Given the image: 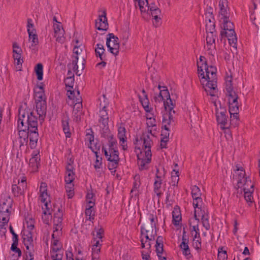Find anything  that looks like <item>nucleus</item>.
<instances>
[{
    "label": "nucleus",
    "instance_id": "nucleus-1",
    "mask_svg": "<svg viewBox=\"0 0 260 260\" xmlns=\"http://www.w3.org/2000/svg\"><path fill=\"white\" fill-rule=\"evenodd\" d=\"M198 72L200 82L208 95L215 96L217 94L216 68L213 66H208L205 57H200L198 61Z\"/></svg>",
    "mask_w": 260,
    "mask_h": 260
},
{
    "label": "nucleus",
    "instance_id": "nucleus-2",
    "mask_svg": "<svg viewBox=\"0 0 260 260\" xmlns=\"http://www.w3.org/2000/svg\"><path fill=\"white\" fill-rule=\"evenodd\" d=\"M218 7V18L223 28L220 35L222 37L227 38L229 44L236 48L237 39L234 24L230 20L231 13L228 0H219Z\"/></svg>",
    "mask_w": 260,
    "mask_h": 260
},
{
    "label": "nucleus",
    "instance_id": "nucleus-3",
    "mask_svg": "<svg viewBox=\"0 0 260 260\" xmlns=\"http://www.w3.org/2000/svg\"><path fill=\"white\" fill-rule=\"evenodd\" d=\"M135 144L136 149L140 151V154H137L139 169H146L151 159V147L153 144L152 140L150 139L148 135L144 134L139 139L137 138Z\"/></svg>",
    "mask_w": 260,
    "mask_h": 260
},
{
    "label": "nucleus",
    "instance_id": "nucleus-4",
    "mask_svg": "<svg viewBox=\"0 0 260 260\" xmlns=\"http://www.w3.org/2000/svg\"><path fill=\"white\" fill-rule=\"evenodd\" d=\"M237 172V187L242 188L244 193V198L247 202L252 203L253 198L252 193L254 191V184L249 177H245V173L242 167L238 168L236 170Z\"/></svg>",
    "mask_w": 260,
    "mask_h": 260
},
{
    "label": "nucleus",
    "instance_id": "nucleus-5",
    "mask_svg": "<svg viewBox=\"0 0 260 260\" xmlns=\"http://www.w3.org/2000/svg\"><path fill=\"white\" fill-rule=\"evenodd\" d=\"M149 219L151 221V225L148 224H144L141 227V240L143 247H146L149 248L151 244L155 240L156 232L153 231V227L155 226V220L156 219V216L153 214L149 215Z\"/></svg>",
    "mask_w": 260,
    "mask_h": 260
},
{
    "label": "nucleus",
    "instance_id": "nucleus-6",
    "mask_svg": "<svg viewBox=\"0 0 260 260\" xmlns=\"http://www.w3.org/2000/svg\"><path fill=\"white\" fill-rule=\"evenodd\" d=\"M17 123L18 128L25 127L27 130H38L37 118L34 115L32 112L19 111Z\"/></svg>",
    "mask_w": 260,
    "mask_h": 260
},
{
    "label": "nucleus",
    "instance_id": "nucleus-7",
    "mask_svg": "<svg viewBox=\"0 0 260 260\" xmlns=\"http://www.w3.org/2000/svg\"><path fill=\"white\" fill-rule=\"evenodd\" d=\"M110 138L109 140L108 144V148L103 147V151L104 152V154L109 161H112L113 167H115L117 165V161L119 160V152L117 149V141L114 139L113 135H110V133L107 137L105 138Z\"/></svg>",
    "mask_w": 260,
    "mask_h": 260
},
{
    "label": "nucleus",
    "instance_id": "nucleus-8",
    "mask_svg": "<svg viewBox=\"0 0 260 260\" xmlns=\"http://www.w3.org/2000/svg\"><path fill=\"white\" fill-rule=\"evenodd\" d=\"M229 112L231 115V122L235 126L239 124V107L238 101V96L236 92L227 93Z\"/></svg>",
    "mask_w": 260,
    "mask_h": 260
},
{
    "label": "nucleus",
    "instance_id": "nucleus-9",
    "mask_svg": "<svg viewBox=\"0 0 260 260\" xmlns=\"http://www.w3.org/2000/svg\"><path fill=\"white\" fill-rule=\"evenodd\" d=\"M158 88L159 90V93L154 96L155 102H164V105L165 110H171L174 109L175 103L170 98L169 92L166 86H161L158 85Z\"/></svg>",
    "mask_w": 260,
    "mask_h": 260
},
{
    "label": "nucleus",
    "instance_id": "nucleus-10",
    "mask_svg": "<svg viewBox=\"0 0 260 260\" xmlns=\"http://www.w3.org/2000/svg\"><path fill=\"white\" fill-rule=\"evenodd\" d=\"M62 236V232L59 236H53L52 234L51 257L52 260H62L63 255V250L60 238Z\"/></svg>",
    "mask_w": 260,
    "mask_h": 260
},
{
    "label": "nucleus",
    "instance_id": "nucleus-11",
    "mask_svg": "<svg viewBox=\"0 0 260 260\" xmlns=\"http://www.w3.org/2000/svg\"><path fill=\"white\" fill-rule=\"evenodd\" d=\"M54 216L53 218V236H59L62 232V221L63 210L61 206L54 207Z\"/></svg>",
    "mask_w": 260,
    "mask_h": 260
},
{
    "label": "nucleus",
    "instance_id": "nucleus-12",
    "mask_svg": "<svg viewBox=\"0 0 260 260\" xmlns=\"http://www.w3.org/2000/svg\"><path fill=\"white\" fill-rule=\"evenodd\" d=\"M75 44L74 45V47L73 48V53L75 54L76 56H75L74 59H73V70H74V72H76L77 75L80 76L82 73V71L83 70L84 68V63L83 62L84 61V60H83L80 66L79 67L78 65L77 64V62L78 60V55L82 53L84 46L81 44H79V42L77 40L75 41Z\"/></svg>",
    "mask_w": 260,
    "mask_h": 260
},
{
    "label": "nucleus",
    "instance_id": "nucleus-13",
    "mask_svg": "<svg viewBox=\"0 0 260 260\" xmlns=\"http://www.w3.org/2000/svg\"><path fill=\"white\" fill-rule=\"evenodd\" d=\"M106 45L111 53L115 56L118 55L120 47L118 37L112 33L109 34L107 37Z\"/></svg>",
    "mask_w": 260,
    "mask_h": 260
},
{
    "label": "nucleus",
    "instance_id": "nucleus-14",
    "mask_svg": "<svg viewBox=\"0 0 260 260\" xmlns=\"http://www.w3.org/2000/svg\"><path fill=\"white\" fill-rule=\"evenodd\" d=\"M201 216L203 226L206 230H209L210 225L209 221V213L207 208L204 206L201 208L196 209L194 211V217L198 218L197 216Z\"/></svg>",
    "mask_w": 260,
    "mask_h": 260
},
{
    "label": "nucleus",
    "instance_id": "nucleus-15",
    "mask_svg": "<svg viewBox=\"0 0 260 260\" xmlns=\"http://www.w3.org/2000/svg\"><path fill=\"white\" fill-rule=\"evenodd\" d=\"M14 184L12 186V192L15 196H18L23 194L26 189V178L22 176L21 179H16L13 181Z\"/></svg>",
    "mask_w": 260,
    "mask_h": 260
},
{
    "label": "nucleus",
    "instance_id": "nucleus-16",
    "mask_svg": "<svg viewBox=\"0 0 260 260\" xmlns=\"http://www.w3.org/2000/svg\"><path fill=\"white\" fill-rule=\"evenodd\" d=\"M145 10V11H142L141 10H140L141 13V14L143 15V17H145V15L149 14L152 16L153 19L155 20V23H157L160 20V18L159 16L161 14V11L155 5H150L148 6V1L147 0V6Z\"/></svg>",
    "mask_w": 260,
    "mask_h": 260
},
{
    "label": "nucleus",
    "instance_id": "nucleus-17",
    "mask_svg": "<svg viewBox=\"0 0 260 260\" xmlns=\"http://www.w3.org/2000/svg\"><path fill=\"white\" fill-rule=\"evenodd\" d=\"M166 113H164L162 119V127L166 130H171L174 125V115L175 111L174 109L171 110H165Z\"/></svg>",
    "mask_w": 260,
    "mask_h": 260
},
{
    "label": "nucleus",
    "instance_id": "nucleus-18",
    "mask_svg": "<svg viewBox=\"0 0 260 260\" xmlns=\"http://www.w3.org/2000/svg\"><path fill=\"white\" fill-rule=\"evenodd\" d=\"M39 200L43 204L44 207L50 206V196L47 192V185L45 182H41L40 187Z\"/></svg>",
    "mask_w": 260,
    "mask_h": 260
},
{
    "label": "nucleus",
    "instance_id": "nucleus-19",
    "mask_svg": "<svg viewBox=\"0 0 260 260\" xmlns=\"http://www.w3.org/2000/svg\"><path fill=\"white\" fill-rule=\"evenodd\" d=\"M74 159L70 158L68 159L66 167L65 182H74L75 174L74 172Z\"/></svg>",
    "mask_w": 260,
    "mask_h": 260
},
{
    "label": "nucleus",
    "instance_id": "nucleus-20",
    "mask_svg": "<svg viewBox=\"0 0 260 260\" xmlns=\"http://www.w3.org/2000/svg\"><path fill=\"white\" fill-rule=\"evenodd\" d=\"M54 37L56 38V41L59 43H63L64 38V30L63 28L62 24L56 21V23H54L53 25Z\"/></svg>",
    "mask_w": 260,
    "mask_h": 260
},
{
    "label": "nucleus",
    "instance_id": "nucleus-21",
    "mask_svg": "<svg viewBox=\"0 0 260 260\" xmlns=\"http://www.w3.org/2000/svg\"><path fill=\"white\" fill-rule=\"evenodd\" d=\"M164 177V175L159 174L158 170H157L153 184V191L158 198L162 194L161 186Z\"/></svg>",
    "mask_w": 260,
    "mask_h": 260
},
{
    "label": "nucleus",
    "instance_id": "nucleus-22",
    "mask_svg": "<svg viewBox=\"0 0 260 260\" xmlns=\"http://www.w3.org/2000/svg\"><path fill=\"white\" fill-rule=\"evenodd\" d=\"M34 231L23 230L22 231V238L23 242L27 250H31L33 248V238Z\"/></svg>",
    "mask_w": 260,
    "mask_h": 260
},
{
    "label": "nucleus",
    "instance_id": "nucleus-23",
    "mask_svg": "<svg viewBox=\"0 0 260 260\" xmlns=\"http://www.w3.org/2000/svg\"><path fill=\"white\" fill-rule=\"evenodd\" d=\"M95 27L99 30H107L108 28V23L106 17V11L101 12L98 19L95 21Z\"/></svg>",
    "mask_w": 260,
    "mask_h": 260
},
{
    "label": "nucleus",
    "instance_id": "nucleus-24",
    "mask_svg": "<svg viewBox=\"0 0 260 260\" xmlns=\"http://www.w3.org/2000/svg\"><path fill=\"white\" fill-rule=\"evenodd\" d=\"M225 113V110L223 109H221L220 110H217L216 113L217 121L220 128L223 130L229 128Z\"/></svg>",
    "mask_w": 260,
    "mask_h": 260
},
{
    "label": "nucleus",
    "instance_id": "nucleus-25",
    "mask_svg": "<svg viewBox=\"0 0 260 260\" xmlns=\"http://www.w3.org/2000/svg\"><path fill=\"white\" fill-rule=\"evenodd\" d=\"M109 117L108 116H100L99 119V126L100 127V133L103 137L108 136L110 133V129L108 126Z\"/></svg>",
    "mask_w": 260,
    "mask_h": 260
},
{
    "label": "nucleus",
    "instance_id": "nucleus-26",
    "mask_svg": "<svg viewBox=\"0 0 260 260\" xmlns=\"http://www.w3.org/2000/svg\"><path fill=\"white\" fill-rule=\"evenodd\" d=\"M212 11L213 10L209 8L205 13L206 31L215 30V22Z\"/></svg>",
    "mask_w": 260,
    "mask_h": 260
},
{
    "label": "nucleus",
    "instance_id": "nucleus-27",
    "mask_svg": "<svg viewBox=\"0 0 260 260\" xmlns=\"http://www.w3.org/2000/svg\"><path fill=\"white\" fill-rule=\"evenodd\" d=\"M40 156L39 152L37 151H34L32 152L29 162V168L31 172H36L38 171L40 161Z\"/></svg>",
    "mask_w": 260,
    "mask_h": 260
},
{
    "label": "nucleus",
    "instance_id": "nucleus-28",
    "mask_svg": "<svg viewBox=\"0 0 260 260\" xmlns=\"http://www.w3.org/2000/svg\"><path fill=\"white\" fill-rule=\"evenodd\" d=\"M146 124L147 131L144 133L141 137L144 134L148 135L149 137L152 140V137L155 135V131H156V121L155 118H148L146 119Z\"/></svg>",
    "mask_w": 260,
    "mask_h": 260
},
{
    "label": "nucleus",
    "instance_id": "nucleus-29",
    "mask_svg": "<svg viewBox=\"0 0 260 260\" xmlns=\"http://www.w3.org/2000/svg\"><path fill=\"white\" fill-rule=\"evenodd\" d=\"M185 232H184L182 235V242L180 244V249L182 250V254L187 259H190L192 255L188 246V240L186 238Z\"/></svg>",
    "mask_w": 260,
    "mask_h": 260
},
{
    "label": "nucleus",
    "instance_id": "nucleus-30",
    "mask_svg": "<svg viewBox=\"0 0 260 260\" xmlns=\"http://www.w3.org/2000/svg\"><path fill=\"white\" fill-rule=\"evenodd\" d=\"M13 200L7 194H3L0 199V208L13 210Z\"/></svg>",
    "mask_w": 260,
    "mask_h": 260
},
{
    "label": "nucleus",
    "instance_id": "nucleus-31",
    "mask_svg": "<svg viewBox=\"0 0 260 260\" xmlns=\"http://www.w3.org/2000/svg\"><path fill=\"white\" fill-rule=\"evenodd\" d=\"M156 251L157 255L160 260H167L166 254L164 253L163 249V238L158 236L156 241Z\"/></svg>",
    "mask_w": 260,
    "mask_h": 260
},
{
    "label": "nucleus",
    "instance_id": "nucleus-32",
    "mask_svg": "<svg viewBox=\"0 0 260 260\" xmlns=\"http://www.w3.org/2000/svg\"><path fill=\"white\" fill-rule=\"evenodd\" d=\"M172 222L173 224L177 228L179 229L181 227L182 216L180 210L178 206L174 208L172 212Z\"/></svg>",
    "mask_w": 260,
    "mask_h": 260
},
{
    "label": "nucleus",
    "instance_id": "nucleus-33",
    "mask_svg": "<svg viewBox=\"0 0 260 260\" xmlns=\"http://www.w3.org/2000/svg\"><path fill=\"white\" fill-rule=\"evenodd\" d=\"M28 41L30 44L29 48L32 50H36L39 45V39L36 31L28 30Z\"/></svg>",
    "mask_w": 260,
    "mask_h": 260
},
{
    "label": "nucleus",
    "instance_id": "nucleus-34",
    "mask_svg": "<svg viewBox=\"0 0 260 260\" xmlns=\"http://www.w3.org/2000/svg\"><path fill=\"white\" fill-rule=\"evenodd\" d=\"M12 211V210H5L0 208V228L3 229L4 226L7 224Z\"/></svg>",
    "mask_w": 260,
    "mask_h": 260
},
{
    "label": "nucleus",
    "instance_id": "nucleus-35",
    "mask_svg": "<svg viewBox=\"0 0 260 260\" xmlns=\"http://www.w3.org/2000/svg\"><path fill=\"white\" fill-rule=\"evenodd\" d=\"M199 223V218H192L190 220V231L192 237L196 238L200 236Z\"/></svg>",
    "mask_w": 260,
    "mask_h": 260
},
{
    "label": "nucleus",
    "instance_id": "nucleus-36",
    "mask_svg": "<svg viewBox=\"0 0 260 260\" xmlns=\"http://www.w3.org/2000/svg\"><path fill=\"white\" fill-rule=\"evenodd\" d=\"M28 137H29V145L31 148H35L37 146V144L39 139V134L38 133V130H28Z\"/></svg>",
    "mask_w": 260,
    "mask_h": 260
},
{
    "label": "nucleus",
    "instance_id": "nucleus-37",
    "mask_svg": "<svg viewBox=\"0 0 260 260\" xmlns=\"http://www.w3.org/2000/svg\"><path fill=\"white\" fill-rule=\"evenodd\" d=\"M214 31H206V43L209 49L215 48V41L216 36Z\"/></svg>",
    "mask_w": 260,
    "mask_h": 260
},
{
    "label": "nucleus",
    "instance_id": "nucleus-38",
    "mask_svg": "<svg viewBox=\"0 0 260 260\" xmlns=\"http://www.w3.org/2000/svg\"><path fill=\"white\" fill-rule=\"evenodd\" d=\"M67 95L69 98L68 103L72 106L76 102L78 96H80L79 90H74L73 89H67Z\"/></svg>",
    "mask_w": 260,
    "mask_h": 260
},
{
    "label": "nucleus",
    "instance_id": "nucleus-39",
    "mask_svg": "<svg viewBox=\"0 0 260 260\" xmlns=\"http://www.w3.org/2000/svg\"><path fill=\"white\" fill-rule=\"evenodd\" d=\"M34 92L36 101H46V96L43 86H37L34 89Z\"/></svg>",
    "mask_w": 260,
    "mask_h": 260
},
{
    "label": "nucleus",
    "instance_id": "nucleus-40",
    "mask_svg": "<svg viewBox=\"0 0 260 260\" xmlns=\"http://www.w3.org/2000/svg\"><path fill=\"white\" fill-rule=\"evenodd\" d=\"M35 222V221L34 218L30 215H27L25 217L23 230H27V231H34Z\"/></svg>",
    "mask_w": 260,
    "mask_h": 260
},
{
    "label": "nucleus",
    "instance_id": "nucleus-41",
    "mask_svg": "<svg viewBox=\"0 0 260 260\" xmlns=\"http://www.w3.org/2000/svg\"><path fill=\"white\" fill-rule=\"evenodd\" d=\"M75 101L76 102L72 106H73V113H74L75 115H77L76 117V118L78 119L79 113L82 109V101L81 96H78L77 97V99Z\"/></svg>",
    "mask_w": 260,
    "mask_h": 260
},
{
    "label": "nucleus",
    "instance_id": "nucleus-42",
    "mask_svg": "<svg viewBox=\"0 0 260 260\" xmlns=\"http://www.w3.org/2000/svg\"><path fill=\"white\" fill-rule=\"evenodd\" d=\"M94 138L93 133L92 131V130L90 129L87 130L85 138V141L89 142V144H88L89 148H90L92 150L93 152L97 154V152L94 151V149L92 146V145L94 144Z\"/></svg>",
    "mask_w": 260,
    "mask_h": 260
},
{
    "label": "nucleus",
    "instance_id": "nucleus-43",
    "mask_svg": "<svg viewBox=\"0 0 260 260\" xmlns=\"http://www.w3.org/2000/svg\"><path fill=\"white\" fill-rule=\"evenodd\" d=\"M105 50L104 46L101 44H97L95 48V52L96 57H99L101 60H106Z\"/></svg>",
    "mask_w": 260,
    "mask_h": 260
},
{
    "label": "nucleus",
    "instance_id": "nucleus-44",
    "mask_svg": "<svg viewBox=\"0 0 260 260\" xmlns=\"http://www.w3.org/2000/svg\"><path fill=\"white\" fill-rule=\"evenodd\" d=\"M42 219L45 224L49 223L51 218V209L49 207H44L42 206Z\"/></svg>",
    "mask_w": 260,
    "mask_h": 260
},
{
    "label": "nucleus",
    "instance_id": "nucleus-45",
    "mask_svg": "<svg viewBox=\"0 0 260 260\" xmlns=\"http://www.w3.org/2000/svg\"><path fill=\"white\" fill-rule=\"evenodd\" d=\"M69 118L68 116H64L62 120V127L63 131L67 137H70L71 132L69 124Z\"/></svg>",
    "mask_w": 260,
    "mask_h": 260
},
{
    "label": "nucleus",
    "instance_id": "nucleus-46",
    "mask_svg": "<svg viewBox=\"0 0 260 260\" xmlns=\"http://www.w3.org/2000/svg\"><path fill=\"white\" fill-rule=\"evenodd\" d=\"M36 110L40 116L45 114L46 111V101H36Z\"/></svg>",
    "mask_w": 260,
    "mask_h": 260
},
{
    "label": "nucleus",
    "instance_id": "nucleus-47",
    "mask_svg": "<svg viewBox=\"0 0 260 260\" xmlns=\"http://www.w3.org/2000/svg\"><path fill=\"white\" fill-rule=\"evenodd\" d=\"M225 88L227 91V93L235 92L233 90V84H232V77L230 73H226L225 78Z\"/></svg>",
    "mask_w": 260,
    "mask_h": 260
},
{
    "label": "nucleus",
    "instance_id": "nucleus-48",
    "mask_svg": "<svg viewBox=\"0 0 260 260\" xmlns=\"http://www.w3.org/2000/svg\"><path fill=\"white\" fill-rule=\"evenodd\" d=\"M250 18L253 24L256 27L260 25V12L255 10L251 12Z\"/></svg>",
    "mask_w": 260,
    "mask_h": 260
},
{
    "label": "nucleus",
    "instance_id": "nucleus-49",
    "mask_svg": "<svg viewBox=\"0 0 260 260\" xmlns=\"http://www.w3.org/2000/svg\"><path fill=\"white\" fill-rule=\"evenodd\" d=\"M65 188L68 198H72L74 196V182H66Z\"/></svg>",
    "mask_w": 260,
    "mask_h": 260
},
{
    "label": "nucleus",
    "instance_id": "nucleus-50",
    "mask_svg": "<svg viewBox=\"0 0 260 260\" xmlns=\"http://www.w3.org/2000/svg\"><path fill=\"white\" fill-rule=\"evenodd\" d=\"M102 242L99 241H93V245L92 247V256H99V254L101 251Z\"/></svg>",
    "mask_w": 260,
    "mask_h": 260
},
{
    "label": "nucleus",
    "instance_id": "nucleus-51",
    "mask_svg": "<svg viewBox=\"0 0 260 260\" xmlns=\"http://www.w3.org/2000/svg\"><path fill=\"white\" fill-rule=\"evenodd\" d=\"M94 206H87L85 210V215L88 220L91 221L94 219L95 211L93 209Z\"/></svg>",
    "mask_w": 260,
    "mask_h": 260
},
{
    "label": "nucleus",
    "instance_id": "nucleus-52",
    "mask_svg": "<svg viewBox=\"0 0 260 260\" xmlns=\"http://www.w3.org/2000/svg\"><path fill=\"white\" fill-rule=\"evenodd\" d=\"M20 128L22 129L19 131L18 135L20 138V146H22L26 142V140L28 138V132H26V128L25 127L24 128L21 127Z\"/></svg>",
    "mask_w": 260,
    "mask_h": 260
},
{
    "label": "nucleus",
    "instance_id": "nucleus-53",
    "mask_svg": "<svg viewBox=\"0 0 260 260\" xmlns=\"http://www.w3.org/2000/svg\"><path fill=\"white\" fill-rule=\"evenodd\" d=\"M139 100L143 108L149 105V101L144 89L142 90V95L139 96Z\"/></svg>",
    "mask_w": 260,
    "mask_h": 260
},
{
    "label": "nucleus",
    "instance_id": "nucleus-54",
    "mask_svg": "<svg viewBox=\"0 0 260 260\" xmlns=\"http://www.w3.org/2000/svg\"><path fill=\"white\" fill-rule=\"evenodd\" d=\"M217 258L218 260H226L228 258L226 251L223 250V247L218 248Z\"/></svg>",
    "mask_w": 260,
    "mask_h": 260
},
{
    "label": "nucleus",
    "instance_id": "nucleus-55",
    "mask_svg": "<svg viewBox=\"0 0 260 260\" xmlns=\"http://www.w3.org/2000/svg\"><path fill=\"white\" fill-rule=\"evenodd\" d=\"M191 193L192 198H196L197 197L201 198L202 193L199 187L196 185H193L191 187Z\"/></svg>",
    "mask_w": 260,
    "mask_h": 260
},
{
    "label": "nucleus",
    "instance_id": "nucleus-56",
    "mask_svg": "<svg viewBox=\"0 0 260 260\" xmlns=\"http://www.w3.org/2000/svg\"><path fill=\"white\" fill-rule=\"evenodd\" d=\"M35 71L37 76V79L39 80H42L43 79V65L41 63H38L35 68Z\"/></svg>",
    "mask_w": 260,
    "mask_h": 260
},
{
    "label": "nucleus",
    "instance_id": "nucleus-57",
    "mask_svg": "<svg viewBox=\"0 0 260 260\" xmlns=\"http://www.w3.org/2000/svg\"><path fill=\"white\" fill-rule=\"evenodd\" d=\"M12 241L13 243L11 247V250L15 253H17L18 256H20L21 255V251L19 248L17 247L18 240H14Z\"/></svg>",
    "mask_w": 260,
    "mask_h": 260
},
{
    "label": "nucleus",
    "instance_id": "nucleus-58",
    "mask_svg": "<svg viewBox=\"0 0 260 260\" xmlns=\"http://www.w3.org/2000/svg\"><path fill=\"white\" fill-rule=\"evenodd\" d=\"M192 204L194 208V210L196 209L201 208V207L203 206V202L202 198H192Z\"/></svg>",
    "mask_w": 260,
    "mask_h": 260
},
{
    "label": "nucleus",
    "instance_id": "nucleus-59",
    "mask_svg": "<svg viewBox=\"0 0 260 260\" xmlns=\"http://www.w3.org/2000/svg\"><path fill=\"white\" fill-rule=\"evenodd\" d=\"M104 234V230L102 229H99L96 232V235L93 233V240L94 241H99L100 242H102V238L103 235Z\"/></svg>",
    "mask_w": 260,
    "mask_h": 260
},
{
    "label": "nucleus",
    "instance_id": "nucleus-60",
    "mask_svg": "<svg viewBox=\"0 0 260 260\" xmlns=\"http://www.w3.org/2000/svg\"><path fill=\"white\" fill-rule=\"evenodd\" d=\"M94 195L92 192H88L86 195V202L87 206H94L95 200L93 198Z\"/></svg>",
    "mask_w": 260,
    "mask_h": 260
},
{
    "label": "nucleus",
    "instance_id": "nucleus-61",
    "mask_svg": "<svg viewBox=\"0 0 260 260\" xmlns=\"http://www.w3.org/2000/svg\"><path fill=\"white\" fill-rule=\"evenodd\" d=\"M136 6L137 7V3L139 7V9L142 11H145L147 6V0H134Z\"/></svg>",
    "mask_w": 260,
    "mask_h": 260
},
{
    "label": "nucleus",
    "instance_id": "nucleus-62",
    "mask_svg": "<svg viewBox=\"0 0 260 260\" xmlns=\"http://www.w3.org/2000/svg\"><path fill=\"white\" fill-rule=\"evenodd\" d=\"M197 237H193L192 245L195 249L200 250L201 248V239L200 236H197Z\"/></svg>",
    "mask_w": 260,
    "mask_h": 260
},
{
    "label": "nucleus",
    "instance_id": "nucleus-63",
    "mask_svg": "<svg viewBox=\"0 0 260 260\" xmlns=\"http://www.w3.org/2000/svg\"><path fill=\"white\" fill-rule=\"evenodd\" d=\"M126 133V129L125 127L122 125H120L118 127V134H117V137L118 139H120L121 138H124L126 137L125 135Z\"/></svg>",
    "mask_w": 260,
    "mask_h": 260
},
{
    "label": "nucleus",
    "instance_id": "nucleus-64",
    "mask_svg": "<svg viewBox=\"0 0 260 260\" xmlns=\"http://www.w3.org/2000/svg\"><path fill=\"white\" fill-rule=\"evenodd\" d=\"M73 77H69L65 79L64 82L68 89H73V84L74 83Z\"/></svg>",
    "mask_w": 260,
    "mask_h": 260
}]
</instances>
